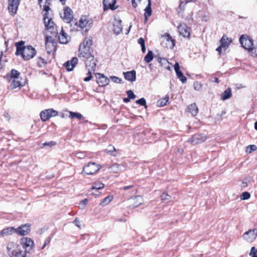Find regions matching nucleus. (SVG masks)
Returning a JSON list of instances; mask_svg holds the SVG:
<instances>
[{
  "label": "nucleus",
  "mask_w": 257,
  "mask_h": 257,
  "mask_svg": "<svg viewBox=\"0 0 257 257\" xmlns=\"http://www.w3.org/2000/svg\"><path fill=\"white\" fill-rule=\"evenodd\" d=\"M17 50L16 55H21L25 60L32 59L36 54L35 49L31 45L24 46V42L21 41L16 44Z\"/></svg>",
  "instance_id": "f257e3e1"
},
{
  "label": "nucleus",
  "mask_w": 257,
  "mask_h": 257,
  "mask_svg": "<svg viewBox=\"0 0 257 257\" xmlns=\"http://www.w3.org/2000/svg\"><path fill=\"white\" fill-rule=\"evenodd\" d=\"M7 252L10 257H25V253L21 249V246L15 242H9L7 246Z\"/></svg>",
  "instance_id": "f03ea898"
},
{
  "label": "nucleus",
  "mask_w": 257,
  "mask_h": 257,
  "mask_svg": "<svg viewBox=\"0 0 257 257\" xmlns=\"http://www.w3.org/2000/svg\"><path fill=\"white\" fill-rule=\"evenodd\" d=\"M92 44L91 39L85 38L83 43L79 46L78 57L82 59L93 54V51L91 50Z\"/></svg>",
  "instance_id": "7ed1b4c3"
},
{
  "label": "nucleus",
  "mask_w": 257,
  "mask_h": 257,
  "mask_svg": "<svg viewBox=\"0 0 257 257\" xmlns=\"http://www.w3.org/2000/svg\"><path fill=\"white\" fill-rule=\"evenodd\" d=\"M85 61L86 67L88 69V74L89 76L84 79L85 81H89L92 78V73L94 71L96 65V60L94 58L93 54H91L88 57L82 58Z\"/></svg>",
  "instance_id": "20e7f679"
},
{
  "label": "nucleus",
  "mask_w": 257,
  "mask_h": 257,
  "mask_svg": "<svg viewBox=\"0 0 257 257\" xmlns=\"http://www.w3.org/2000/svg\"><path fill=\"white\" fill-rule=\"evenodd\" d=\"M101 168L100 165L93 162H89L83 167L81 174L84 175H93Z\"/></svg>",
  "instance_id": "39448f33"
},
{
  "label": "nucleus",
  "mask_w": 257,
  "mask_h": 257,
  "mask_svg": "<svg viewBox=\"0 0 257 257\" xmlns=\"http://www.w3.org/2000/svg\"><path fill=\"white\" fill-rule=\"evenodd\" d=\"M93 21L89 16H82L78 22L75 23L77 29L80 30H84L85 31H88L92 26Z\"/></svg>",
  "instance_id": "423d86ee"
},
{
  "label": "nucleus",
  "mask_w": 257,
  "mask_h": 257,
  "mask_svg": "<svg viewBox=\"0 0 257 257\" xmlns=\"http://www.w3.org/2000/svg\"><path fill=\"white\" fill-rule=\"evenodd\" d=\"M207 139L206 134L198 133L194 135L188 142L192 145H196L205 142Z\"/></svg>",
  "instance_id": "0eeeda50"
},
{
  "label": "nucleus",
  "mask_w": 257,
  "mask_h": 257,
  "mask_svg": "<svg viewBox=\"0 0 257 257\" xmlns=\"http://www.w3.org/2000/svg\"><path fill=\"white\" fill-rule=\"evenodd\" d=\"M161 45L163 47L172 49L175 46L174 40L168 33H166L162 37Z\"/></svg>",
  "instance_id": "6e6552de"
},
{
  "label": "nucleus",
  "mask_w": 257,
  "mask_h": 257,
  "mask_svg": "<svg viewBox=\"0 0 257 257\" xmlns=\"http://www.w3.org/2000/svg\"><path fill=\"white\" fill-rule=\"evenodd\" d=\"M58 115V112L53 109H45L41 112L40 115L43 121H46L52 117Z\"/></svg>",
  "instance_id": "1a4fd4ad"
},
{
  "label": "nucleus",
  "mask_w": 257,
  "mask_h": 257,
  "mask_svg": "<svg viewBox=\"0 0 257 257\" xmlns=\"http://www.w3.org/2000/svg\"><path fill=\"white\" fill-rule=\"evenodd\" d=\"M20 243L25 249V252H30L34 246V241L30 238L23 237L20 240Z\"/></svg>",
  "instance_id": "9d476101"
},
{
  "label": "nucleus",
  "mask_w": 257,
  "mask_h": 257,
  "mask_svg": "<svg viewBox=\"0 0 257 257\" xmlns=\"http://www.w3.org/2000/svg\"><path fill=\"white\" fill-rule=\"evenodd\" d=\"M44 23L47 30L49 31L51 33L54 34H58V32H55L54 30V23L52 21V19L49 18L48 17V13H45L44 14Z\"/></svg>",
  "instance_id": "9b49d317"
},
{
  "label": "nucleus",
  "mask_w": 257,
  "mask_h": 257,
  "mask_svg": "<svg viewBox=\"0 0 257 257\" xmlns=\"http://www.w3.org/2000/svg\"><path fill=\"white\" fill-rule=\"evenodd\" d=\"M61 19L66 23H69L73 18V12L68 7L64 8L63 13L60 15Z\"/></svg>",
  "instance_id": "f8f14e48"
},
{
  "label": "nucleus",
  "mask_w": 257,
  "mask_h": 257,
  "mask_svg": "<svg viewBox=\"0 0 257 257\" xmlns=\"http://www.w3.org/2000/svg\"><path fill=\"white\" fill-rule=\"evenodd\" d=\"M239 42L242 47L248 51L252 48V41L248 36L241 35L239 38Z\"/></svg>",
  "instance_id": "ddd939ff"
},
{
  "label": "nucleus",
  "mask_w": 257,
  "mask_h": 257,
  "mask_svg": "<svg viewBox=\"0 0 257 257\" xmlns=\"http://www.w3.org/2000/svg\"><path fill=\"white\" fill-rule=\"evenodd\" d=\"M257 237V229L253 228L246 231L243 234V238L249 242H252Z\"/></svg>",
  "instance_id": "4468645a"
},
{
  "label": "nucleus",
  "mask_w": 257,
  "mask_h": 257,
  "mask_svg": "<svg viewBox=\"0 0 257 257\" xmlns=\"http://www.w3.org/2000/svg\"><path fill=\"white\" fill-rule=\"evenodd\" d=\"M30 230V225L29 224H25L16 228L15 232L20 235L24 236L28 234Z\"/></svg>",
  "instance_id": "2eb2a0df"
},
{
  "label": "nucleus",
  "mask_w": 257,
  "mask_h": 257,
  "mask_svg": "<svg viewBox=\"0 0 257 257\" xmlns=\"http://www.w3.org/2000/svg\"><path fill=\"white\" fill-rule=\"evenodd\" d=\"M20 0H9V11L13 15H15L18 10Z\"/></svg>",
  "instance_id": "dca6fc26"
},
{
  "label": "nucleus",
  "mask_w": 257,
  "mask_h": 257,
  "mask_svg": "<svg viewBox=\"0 0 257 257\" xmlns=\"http://www.w3.org/2000/svg\"><path fill=\"white\" fill-rule=\"evenodd\" d=\"M122 30L121 21L118 18H114L113 22V31L116 35L119 34Z\"/></svg>",
  "instance_id": "f3484780"
},
{
  "label": "nucleus",
  "mask_w": 257,
  "mask_h": 257,
  "mask_svg": "<svg viewBox=\"0 0 257 257\" xmlns=\"http://www.w3.org/2000/svg\"><path fill=\"white\" fill-rule=\"evenodd\" d=\"M58 39L59 42L63 44H66L70 40V37L64 31L63 28H61V31L59 33Z\"/></svg>",
  "instance_id": "a211bd4d"
},
{
  "label": "nucleus",
  "mask_w": 257,
  "mask_h": 257,
  "mask_svg": "<svg viewBox=\"0 0 257 257\" xmlns=\"http://www.w3.org/2000/svg\"><path fill=\"white\" fill-rule=\"evenodd\" d=\"M178 30L180 34L184 37H189L190 36L189 28L186 24H180L178 27Z\"/></svg>",
  "instance_id": "6ab92c4d"
},
{
  "label": "nucleus",
  "mask_w": 257,
  "mask_h": 257,
  "mask_svg": "<svg viewBox=\"0 0 257 257\" xmlns=\"http://www.w3.org/2000/svg\"><path fill=\"white\" fill-rule=\"evenodd\" d=\"M96 82L100 86H103L107 85L109 80L104 75L100 73L96 74Z\"/></svg>",
  "instance_id": "aec40b11"
},
{
  "label": "nucleus",
  "mask_w": 257,
  "mask_h": 257,
  "mask_svg": "<svg viewBox=\"0 0 257 257\" xmlns=\"http://www.w3.org/2000/svg\"><path fill=\"white\" fill-rule=\"evenodd\" d=\"M104 152L111 156L116 157L120 155V151L116 149L112 145H109Z\"/></svg>",
  "instance_id": "412c9836"
},
{
  "label": "nucleus",
  "mask_w": 257,
  "mask_h": 257,
  "mask_svg": "<svg viewBox=\"0 0 257 257\" xmlns=\"http://www.w3.org/2000/svg\"><path fill=\"white\" fill-rule=\"evenodd\" d=\"M174 69L177 77L182 83H185L187 81V78L183 75V73L180 70V66L178 62H176L175 64L174 65Z\"/></svg>",
  "instance_id": "4be33fe9"
},
{
  "label": "nucleus",
  "mask_w": 257,
  "mask_h": 257,
  "mask_svg": "<svg viewBox=\"0 0 257 257\" xmlns=\"http://www.w3.org/2000/svg\"><path fill=\"white\" fill-rule=\"evenodd\" d=\"M116 1L117 0H103V5L104 11H106L109 9L111 10L116 9V7H115V4Z\"/></svg>",
  "instance_id": "5701e85b"
},
{
  "label": "nucleus",
  "mask_w": 257,
  "mask_h": 257,
  "mask_svg": "<svg viewBox=\"0 0 257 257\" xmlns=\"http://www.w3.org/2000/svg\"><path fill=\"white\" fill-rule=\"evenodd\" d=\"M132 203L131 206L135 208L142 204L144 202L143 198L140 195H137L131 199Z\"/></svg>",
  "instance_id": "b1692460"
},
{
  "label": "nucleus",
  "mask_w": 257,
  "mask_h": 257,
  "mask_svg": "<svg viewBox=\"0 0 257 257\" xmlns=\"http://www.w3.org/2000/svg\"><path fill=\"white\" fill-rule=\"evenodd\" d=\"M78 63V59L76 57H73L70 61L66 62L64 65L66 67L68 71H72L76 64Z\"/></svg>",
  "instance_id": "393cba45"
},
{
  "label": "nucleus",
  "mask_w": 257,
  "mask_h": 257,
  "mask_svg": "<svg viewBox=\"0 0 257 257\" xmlns=\"http://www.w3.org/2000/svg\"><path fill=\"white\" fill-rule=\"evenodd\" d=\"M125 79L131 82L135 81L136 79V73L135 70L123 72Z\"/></svg>",
  "instance_id": "a878e982"
},
{
  "label": "nucleus",
  "mask_w": 257,
  "mask_h": 257,
  "mask_svg": "<svg viewBox=\"0 0 257 257\" xmlns=\"http://www.w3.org/2000/svg\"><path fill=\"white\" fill-rule=\"evenodd\" d=\"M188 112L191 113L193 116L197 115L198 112V108L195 103H192L188 105L187 108Z\"/></svg>",
  "instance_id": "bb28decb"
},
{
  "label": "nucleus",
  "mask_w": 257,
  "mask_h": 257,
  "mask_svg": "<svg viewBox=\"0 0 257 257\" xmlns=\"http://www.w3.org/2000/svg\"><path fill=\"white\" fill-rule=\"evenodd\" d=\"M158 61L165 69L170 71L171 70V65L172 64L169 62H168L166 59L164 58H159Z\"/></svg>",
  "instance_id": "cd10ccee"
},
{
  "label": "nucleus",
  "mask_w": 257,
  "mask_h": 257,
  "mask_svg": "<svg viewBox=\"0 0 257 257\" xmlns=\"http://www.w3.org/2000/svg\"><path fill=\"white\" fill-rule=\"evenodd\" d=\"M45 2L42 0V3H39L40 7L43 8V11H45L46 13H48V12L50 10L49 6L50 5V2L51 0H45Z\"/></svg>",
  "instance_id": "c85d7f7f"
},
{
  "label": "nucleus",
  "mask_w": 257,
  "mask_h": 257,
  "mask_svg": "<svg viewBox=\"0 0 257 257\" xmlns=\"http://www.w3.org/2000/svg\"><path fill=\"white\" fill-rule=\"evenodd\" d=\"M231 42V39H229L226 35H223L220 40V44L223 47H227Z\"/></svg>",
  "instance_id": "c756f323"
},
{
  "label": "nucleus",
  "mask_w": 257,
  "mask_h": 257,
  "mask_svg": "<svg viewBox=\"0 0 257 257\" xmlns=\"http://www.w3.org/2000/svg\"><path fill=\"white\" fill-rule=\"evenodd\" d=\"M15 229H16L13 227H7L2 230L1 232V234L2 235H11L15 232Z\"/></svg>",
  "instance_id": "7c9ffc66"
},
{
  "label": "nucleus",
  "mask_w": 257,
  "mask_h": 257,
  "mask_svg": "<svg viewBox=\"0 0 257 257\" xmlns=\"http://www.w3.org/2000/svg\"><path fill=\"white\" fill-rule=\"evenodd\" d=\"M151 5V0H148V5L145 9V17L146 18V20H147L148 17L150 16L152 14Z\"/></svg>",
  "instance_id": "2f4dec72"
},
{
  "label": "nucleus",
  "mask_w": 257,
  "mask_h": 257,
  "mask_svg": "<svg viewBox=\"0 0 257 257\" xmlns=\"http://www.w3.org/2000/svg\"><path fill=\"white\" fill-rule=\"evenodd\" d=\"M113 199L112 195H108L106 197L103 198L100 202V204L102 206H105L109 204Z\"/></svg>",
  "instance_id": "473e14b6"
},
{
  "label": "nucleus",
  "mask_w": 257,
  "mask_h": 257,
  "mask_svg": "<svg viewBox=\"0 0 257 257\" xmlns=\"http://www.w3.org/2000/svg\"><path fill=\"white\" fill-rule=\"evenodd\" d=\"M69 117L71 119H74L75 118H76L80 120L83 118L82 115L81 113H78V112H75L70 111L69 112Z\"/></svg>",
  "instance_id": "72a5a7b5"
},
{
  "label": "nucleus",
  "mask_w": 257,
  "mask_h": 257,
  "mask_svg": "<svg viewBox=\"0 0 257 257\" xmlns=\"http://www.w3.org/2000/svg\"><path fill=\"white\" fill-rule=\"evenodd\" d=\"M169 97H162L158 100L157 102V105L158 107L164 106L166 105L167 102L168 101Z\"/></svg>",
  "instance_id": "f704fd0d"
},
{
  "label": "nucleus",
  "mask_w": 257,
  "mask_h": 257,
  "mask_svg": "<svg viewBox=\"0 0 257 257\" xmlns=\"http://www.w3.org/2000/svg\"><path fill=\"white\" fill-rule=\"evenodd\" d=\"M153 53L152 51H149L147 54L144 58V60L146 62L149 63L153 60Z\"/></svg>",
  "instance_id": "c9c22d12"
},
{
  "label": "nucleus",
  "mask_w": 257,
  "mask_h": 257,
  "mask_svg": "<svg viewBox=\"0 0 257 257\" xmlns=\"http://www.w3.org/2000/svg\"><path fill=\"white\" fill-rule=\"evenodd\" d=\"M109 168L111 172L118 173L120 171V165L118 164H114L112 165Z\"/></svg>",
  "instance_id": "e433bc0d"
},
{
  "label": "nucleus",
  "mask_w": 257,
  "mask_h": 257,
  "mask_svg": "<svg viewBox=\"0 0 257 257\" xmlns=\"http://www.w3.org/2000/svg\"><path fill=\"white\" fill-rule=\"evenodd\" d=\"M37 61V65L39 67H43L45 66L47 64L46 60L41 57L38 58Z\"/></svg>",
  "instance_id": "4c0bfd02"
},
{
  "label": "nucleus",
  "mask_w": 257,
  "mask_h": 257,
  "mask_svg": "<svg viewBox=\"0 0 257 257\" xmlns=\"http://www.w3.org/2000/svg\"><path fill=\"white\" fill-rule=\"evenodd\" d=\"M104 187V184L102 183H95L91 187V190H99L103 189Z\"/></svg>",
  "instance_id": "58836bf2"
},
{
  "label": "nucleus",
  "mask_w": 257,
  "mask_h": 257,
  "mask_svg": "<svg viewBox=\"0 0 257 257\" xmlns=\"http://www.w3.org/2000/svg\"><path fill=\"white\" fill-rule=\"evenodd\" d=\"M21 85V82L17 79H14L12 81L11 87L12 88H16Z\"/></svg>",
  "instance_id": "ea45409f"
},
{
  "label": "nucleus",
  "mask_w": 257,
  "mask_h": 257,
  "mask_svg": "<svg viewBox=\"0 0 257 257\" xmlns=\"http://www.w3.org/2000/svg\"><path fill=\"white\" fill-rule=\"evenodd\" d=\"M250 197V194L248 192H244L240 195V199L241 200H247Z\"/></svg>",
  "instance_id": "a19ab883"
},
{
  "label": "nucleus",
  "mask_w": 257,
  "mask_h": 257,
  "mask_svg": "<svg viewBox=\"0 0 257 257\" xmlns=\"http://www.w3.org/2000/svg\"><path fill=\"white\" fill-rule=\"evenodd\" d=\"M249 255L251 257H257V248H255L254 246L252 247L250 249Z\"/></svg>",
  "instance_id": "79ce46f5"
},
{
  "label": "nucleus",
  "mask_w": 257,
  "mask_h": 257,
  "mask_svg": "<svg viewBox=\"0 0 257 257\" xmlns=\"http://www.w3.org/2000/svg\"><path fill=\"white\" fill-rule=\"evenodd\" d=\"M136 102L141 106H145L146 108L147 107L146 100L143 97H142L141 99L136 100Z\"/></svg>",
  "instance_id": "37998d69"
},
{
  "label": "nucleus",
  "mask_w": 257,
  "mask_h": 257,
  "mask_svg": "<svg viewBox=\"0 0 257 257\" xmlns=\"http://www.w3.org/2000/svg\"><path fill=\"white\" fill-rule=\"evenodd\" d=\"M20 75L19 72H18L17 70L13 69L11 71V76L14 79H18V76Z\"/></svg>",
  "instance_id": "c03bdc74"
},
{
  "label": "nucleus",
  "mask_w": 257,
  "mask_h": 257,
  "mask_svg": "<svg viewBox=\"0 0 257 257\" xmlns=\"http://www.w3.org/2000/svg\"><path fill=\"white\" fill-rule=\"evenodd\" d=\"M162 200H170L171 196L167 193H163L161 196Z\"/></svg>",
  "instance_id": "a18cd8bd"
},
{
  "label": "nucleus",
  "mask_w": 257,
  "mask_h": 257,
  "mask_svg": "<svg viewBox=\"0 0 257 257\" xmlns=\"http://www.w3.org/2000/svg\"><path fill=\"white\" fill-rule=\"evenodd\" d=\"M56 145V142L54 141H50L49 142H45L42 144L43 147L49 146L50 147H52Z\"/></svg>",
  "instance_id": "49530a36"
},
{
  "label": "nucleus",
  "mask_w": 257,
  "mask_h": 257,
  "mask_svg": "<svg viewBox=\"0 0 257 257\" xmlns=\"http://www.w3.org/2000/svg\"><path fill=\"white\" fill-rule=\"evenodd\" d=\"M231 96V89L230 88L226 89L221 96Z\"/></svg>",
  "instance_id": "de8ad7c7"
},
{
  "label": "nucleus",
  "mask_w": 257,
  "mask_h": 257,
  "mask_svg": "<svg viewBox=\"0 0 257 257\" xmlns=\"http://www.w3.org/2000/svg\"><path fill=\"white\" fill-rule=\"evenodd\" d=\"M51 240V237L50 236L48 237L45 240L43 245L41 247V249H43L47 245L50 243Z\"/></svg>",
  "instance_id": "09e8293b"
},
{
  "label": "nucleus",
  "mask_w": 257,
  "mask_h": 257,
  "mask_svg": "<svg viewBox=\"0 0 257 257\" xmlns=\"http://www.w3.org/2000/svg\"><path fill=\"white\" fill-rule=\"evenodd\" d=\"M252 56L257 57V46L254 48H252L249 51Z\"/></svg>",
  "instance_id": "8fccbe9b"
},
{
  "label": "nucleus",
  "mask_w": 257,
  "mask_h": 257,
  "mask_svg": "<svg viewBox=\"0 0 257 257\" xmlns=\"http://www.w3.org/2000/svg\"><path fill=\"white\" fill-rule=\"evenodd\" d=\"M110 79L113 82L117 83H120L121 81H122L120 78L115 76H111Z\"/></svg>",
  "instance_id": "3c124183"
},
{
  "label": "nucleus",
  "mask_w": 257,
  "mask_h": 257,
  "mask_svg": "<svg viewBox=\"0 0 257 257\" xmlns=\"http://www.w3.org/2000/svg\"><path fill=\"white\" fill-rule=\"evenodd\" d=\"M194 89L196 90H200L201 88V84L198 82H195L194 83Z\"/></svg>",
  "instance_id": "603ef678"
},
{
  "label": "nucleus",
  "mask_w": 257,
  "mask_h": 257,
  "mask_svg": "<svg viewBox=\"0 0 257 257\" xmlns=\"http://www.w3.org/2000/svg\"><path fill=\"white\" fill-rule=\"evenodd\" d=\"M138 42L141 46L145 45V41L142 38H140L138 39Z\"/></svg>",
  "instance_id": "864d4df0"
},
{
  "label": "nucleus",
  "mask_w": 257,
  "mask_h": 257,
  "mask_svg": "<svg viewBox=\"0 0 257 257\" xmlns=\"http://www.w3.org/2000/svg\"><path fill=\"white\" fill-rule=\"evenodd\" d=\"M248 148H250V151H249V153H250L251 151H255L257 149V147L255 145H249L248 146Z\"/></svg>",
  "instance_id": "5fc2aeb1"
},
{
  "label": "nucleus",
  "mask_w": 257,
  "mask_h": 257,
  "mask_svg": "<svg viewBox=\"0 0 257 257\" xmlns=\"http://www.w3.org/2000/svg\"><path fill=\"white\" fill-rule=\"evenodd\" d=\"M87 202H88V199H85L80 202L79 205H82L83 206H85L86 205V204H87Z\"/></svg>",
  "instance_id": "6e6d98bb"
},
{
  "label": "nucleus",
  "mask_w": 257,
  "mask_h": 257,
  "mask_svg": "<svg viewBox=\"0 0 257 257\" xmlns=\"http://www.w3.org/2000/svg\"><path fill=\"white\" fill-rule=\"evenodd\" d=\"M4 116L7 120H10V119L11 118V116L8 112H5L4 114Z\"/></svg>",
  "instance_id": "4d7b16f0"
},
{
  "label": "nucleus",
  "mask_w": 257,
  "mask_h": 257,
  "mask_svg": "<svg viewBox=\"0 0 257 257\" xmlns=\"http://www.w3.org/2000/svg\"><path fill=\"white\" fill-rule=\"evenodd\" d=\"M74 222L77 226H78L79 228H80V222L77 218L74 220Z\"/></svg>",
  "instance_id": "13d9d810"
},
{
  "label": "nucleus",
  "mask_w": 257,
  "mask_h": 257,
  "mask_svg": "<svg viewBox=\"0 0 257 257\" xmlns=\"http://www.w3.org/2000/svg\"><path fill=\"white\" fill-rule=\"evenodd\" d=\"M126 94L127 96H136L134 92L131 90L127 91Z\"/></svg>",
  "instance_id": "bf43d9fd"
},
{
  "label": "nucleus",
  "mask_w": 257,
  "mask_h": 257,
  "mask_svg": "<svg viewBox=\"0 0 257 257\" xmlns=\"http://www.w3.org/2000/svg\"><path fill=\"white\" fill-rule=\"evenodd\" d=\"M136 97H124L123 100L124 102L127 103L130 101L132 98H135Z\"/></svg>",
  "instance_id": "052dcab7"
},
{
  "label": "nucleus",
  "mask_w": 257,
  "mask_h": 257,
  "mask_svg": "<svg viewBox=\"0 0 257 257\" xmlns=\"http://www.w3.org/2000/svg\"><path fill=\"white\" fill-rule=\"evenodd\" d=\"M133 187H134V185L126 186L123 187L121 188V189L123 190H127L128 189L133 188Z\"/></svg>",
  "instance_id": "680f3d73"
},
{
  "label": "nucleus",
  "mask_w": 257,
  "mask_h": 257,
  "mask_svg": "<svg viewBox=\"0 0 257 257\" xmlns=\"http://www.w3.org/2000/svg\"><path fill=\"white\" fill-rule=\"evenodd\" d=\"M222 47H223V46H221V45L220 44V46L219 47H218L216 49V50L217 51H218V52L219 53V54H220V53H221V49H222Z\"/></svg>",
  "instance_id": "e2e57ef3"
},
{
  "label": "nucleus",
  "mask_w": 257,
  "mask_h": 257,
  "mask_svg": "<svg viewBox=\"0 0 257 257\" xmlns=\"http://www.w3.org/2000/svg\"><path fill=\"white\" fill-rule=\"evenodd\" d=\"M2 55H3V54L1 53L0 54V69H1L3 67V65L1 63V59H2Z\"/></svg>",
  "instance_id": "0e129e2a"
},
{
  "label": "nucleus",
  "mask_w": 257,
  "mask_h": 257,
  "mask_svg": "<svg viewBox=\"0 0 257 257\" xmlns=\"http://www.w3.org/2000/svg\"><path fill=\"white\" fill-rule=\"evenodd\" d=\"M142 47V51L143 53H145L146 51V47L145 45L141 46Z\"/></svg>",
  "instance_id": "69168bd1"
},
{
  "label": "nucleus",
  "mask_w": 257,
  "mask_h": 257,
  "mask_svg": "<svg viewBox=\"0 0 257 257\" xmlns=\"http://www.w3.org/2000/svg\"><path fill=\"white\" fill-rule=\"evenodd\" d=\"M132 4H133V6H134V7H136L137 5V4L136 3V2H135V0H132Z\"/></svg>",
  "instance_id": "338daca9"
},
{
  "label": "nucleus",
  "mask_w": 257,
  "mask_h": 257,
  "mask_svg": "<svg viewBox=\"0 0 257 257\" xmlns=\"http://www.w3.org/2000/svg\"><path fill=\"white\" fill-rule=\"evenodd\" d=\"M254 128L257 131V121L254 123Z\"/></svg>",
  "instance_id": "774afa93"
}]
</instances>
